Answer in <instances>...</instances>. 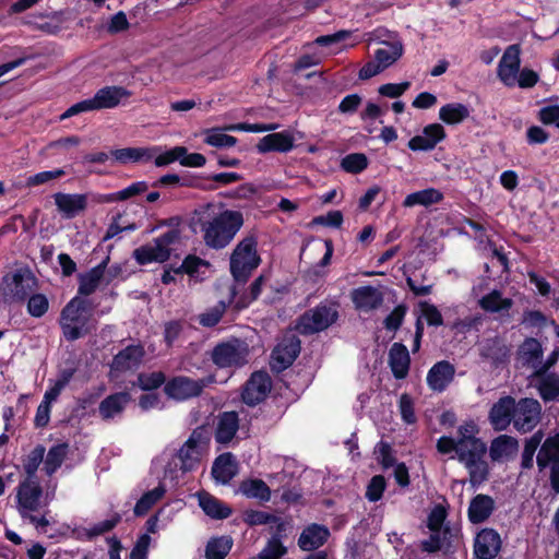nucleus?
Segmentation results:
<instances>
[{
  "instance_id": "nucleus-1",
  "label": "nucleus",
  "mask_w": 559,
  "mask_h": 559,
  "mask_svg": "<svg viewBox=\"0 0 559 559\" xmlns=\"http://www.w3.org/2000/svg\"><path fill=\"white\" fill-rule=\"evenodd\" d=\"M193 214L204 245L214 250L229 246L245 224L241 211L227 209L222 202L202 204Z\"/></svg>"
},
{
  "instance_id": "nucleus-2",
  "label": "nucleus",
  "mask_w": 559,
  "mask_h": 559,
  "mask_svg": "<svg viewBox=\"0 0 559 559\" xmlns=\"http://www.w3.org/2000/svg\"><path fill=\"white\" fill-rule=\"evenodd\" d=\"M338 305L321 301L307 309L295 321L294 329L304 336H310L328 330L338 319Z\"/></svg>"
},
{
  "instance_id": "nucleus-3",
  "label": "nucleus",
  "mask_w": 559,
  "mask_h": 559,
  "mask_svg": "<svg viewBox=\"0 0 559 559\" xmlns=\"http://www.w3.org/2000/svg\"><path fill=\"white\" fill-rule=\"evenodd\" d=\"M90 302L79 296L73 297L61 310L59 324L62 335L68 342H74L90 333L86 326L90 317L84 316Z\"/></svg>"
},
{
  "instance_id": "nucleus-4",
  "label": "nucleus",
  "mask_w": 559,
  "mask_h": 559,
  "mask_svg": "<svg viewBox=\"0 0 559 559\" xmlns=\"http://www.w3.org/2000/svg\"><path fill=\"white\" fill-rule=\"evenodd\" d=\"M257 239L248 236L237 243L230 254V273L238 283H246L261 259L257 251Z\"/></svg>"
},
{
  "instance_id": "nucleus-5",
  "label": "nucleus",
  "mask_w": 559,
  "mask_h": 559,
  "mask_svg": "<svg viewBox=\"0 0 559 559\" xmlns=\"http://www.w3.org/2000/svg\"><path fill=\"white\" fill-rule=\"evenodd\" d=\"M249 346L238 337L217 343L211 350V360L218 369L240 368L248 362Z\"/></svg>"
},
{
  "instance_id": "nucleus-6",
  "label": "nucleus",
  "mask_w": 559,
  "mask_h": 559,
  "mask_svg": "<svg viewBox=\"0 0 559 559\" xmlns=\"http://www.w3.org/2000/svg\"><path fill=\"white\" fill-rule=\"evenodd\" d=\"M213 382H215L213 374L202 379L176 376L165 383L164 392L169 399L183 402L200 396L203 390Z\"/></svg>"
},
{
  "instance_id": "nucleus-7",
  "label": "nucleus",
  "mask_w": 559,
  "mask_h": 559,
  "mask_svg": "<svg viewBox=\"0 0 559 559\" xmlns=\"http://www.w3.org/2000/svg\"><path fill=\"white\" fill-rule=\"evenodd\" d=\"M487 445L483 440L473 441L466 453L460 454V463L464 464L469 474V483L477 487L485 483L489 476L488 463L484 460Z\"/></svg>"
},
{
  "instance_id": "nucleus-8",
  "label": "nucleus",
  "mask_w": 559,
  "mask_h": 559,
  "mask_svg": "<svg viewBox=\"0 0 559 559\" xmlns=\"http://www.w3.org/2000/svg\"><path fill=\"white\" fill-rule=\"evenodd\" d=\"M3 295L12 301H24L37 286V280L28 269H17L3 277Z\"/></svg>"
},
{
  "instance_id": "nucleus-9",
  "label": "nucleus",
  "mask_w": 559,
  "mask_h": 559,
  "mask_svg": "<svg viewBox=\"0 0 559 559\" xmlns=\"http://www.w3.org/2000/svg\"><path fill=\"white\" fill-rule=\"evenodd\" d=\"M301 350V341L293 333L285 334L272 352V368L282 371L290 367Z\"/></svg>"
},
{
  "instance_id": "nucleus-10",
  "label": "nucleus",
  "mask_w": 559,
  "mask_h": 559,
  "mask_svg": "<svg viewBox=\"0 0 559 559\" xmlns=\"http://www.w3.org/2000/svg\"><path fill=\"white\" fill-rule=\"evenodd\" d=\"M272 388V379L266 371L259 370L251 373L241 392L242 402L254 406L264 401Z\"/></svg>"
},
{
  "instance_id": "nucleus-11",
  "label": "nucleus",
  "mask_w": 559,
  "mask_h": 559,
  "mask_svg": "<svg viewBox=\"0 0 559 559\" xmlns=\"http://www.w3.org/2000/svg\"><path fill=\"white\" fill-rule=\"evenodd\" d=\"M514 427L525 433L532 431L540 420V403L531 397H524L515 404Z\"/></svg>"
},
{
  "instance_id": "nucleus-12",
  "label": "nucleus",
  "mask_w": 559,
  "mask_h": 559,
  "mask_svg": "<svg viewBox=\"0 0 559 559\" xmlns=\"http://www.w3.org/2000/svg\"><path fill=\"white\" fill-rule=\"evenodd\" d=\"M502 547L500 534L491 527L480 530L473 546V554L477 559H495Z\"/></svg>"
},
{
  "instance_id": "nucleus-13",
  "label": "nucleus",
  "mask_w": 559,
  "mask_h": 559,
  "mask_svg": "<svg viewBox=\"0 0 559 559\" xmlns=\"http://www.w3.org/2000/svg\"><path fill=\"white\" fill-rule=\"evenodd\" d=\"M145 356V349L142 344H131L119 350L110 364L111 371L123 373L138 369Z\"/></svg>"
},
{
  "instance_id": "nucleus-14",
  "label": "nucleus",
  "mask_w": 559,
  "mask_h": 559,
  "mask_svg": "<svg viewBox=\"0 0 559 559\" xmlns=\"http://www.w3.org/2000/svg\"><path fill=\"white\" fill-rule=\"evenodd\" d=\"M43 488L38 479L25 478L17 487V503L22 510L35 512L40 507Z\"/></svg>"
},
{
  "instance_id": "nucleus-15",
  "label": "nucleus",
  "mask_w": 559,
  "mask_h": 559,
  "mask_svg": "<svg viewBox=\"0 0 559 559\" xmlns=\"http://www.w3.org/2000/svg\"><path fill=\"white\" fill-rule=\"evenodd\" d=\"M515 400L510 396H502L496 402L489 411V420L495 430H504L514 423Z\"/></svg>"
},
{
  "instance_id": "nucleus-16",
  "label": "nucleus",
  "mask_w": 559,
  "mask_h": 559,
  "mask_svg": "<svg viewBox=\"0 0 559 559\" xmlns=\"http://www.w3.org/2000/svg\"><path fill=\"white\" fill-rule=\"evenodd\" d=\"M350 297L355 309L362 312L376 310L383 304V294L371 285L353 289Z\"/></svg>"
},
{
  "instance_id": "nucleus-17",
  "label": "nucleus",
  "mask_w": 559,
  "mask_h": 559,
  "mask_svg": "<svg viewBox=\"0 0 559 559\" xmlns=\"http://www.w3.org/2000/svg\"><path fill=\"white\" fill-rule=\"evenodd\" d=\"M57 210L66 218H74L87 207V195L83 193H63L53 194Z\"/></svg>"
},
{
  "instance_id": "nucleus-18",
  "label": "nucleus",
  "mask_w": 559,
  "mask_h": 559,
  "mask_svg": "<svg viewBox=\"0 0 559 559\" xmlns=\"http://www.w3.org/2000/svg\"><path fill=\"white\" fill-rule=\"evenodd\" d=\"M110 258L107 255L102 262L97 265L93 266L85 273H80L78 275V295L87 297L96 292L102 281L105 277V272L107 264L109 263Z\"/></svg>"
},
{
  "instance_id": "nucleus-19",
  "label": "nucleus",
  "mask_w": 559,
  "mask_h": 559,
  "mask_svg": "<svg viewBox=\"0 0 559 559\" xmlns=\"http://www.w3.org/2000/svg\"><path fill=\"white\" fill-rule=\"evenodd\" d=\"M328 526L318 523L307 525L298 537V546L304 551H313L323 546L329 537Z\"/></svg>"
},
{
  "instance_id": "nucleus-20",
  "label": "nucleus",
  "mask_w": 559,
  "mask_h": 559,
  "mask_svg": "<svg viewBox=\"0 0 559 559\" xmlns=\"http://www.w3.org/2000/svg\"><path fill=\"white\" fill-rule=\"evenodd\" d=\"M454 374V366L448 360H441L435 364L428 371L427 383L431 390L443 392L453 381Z\"/></svg>"
},
{
  "instance_id": "nucleus-21",
  "label": "nucleus",
  "mask_w": 559,
  "mask_h": 559,
  "mask_svg": "<svg viewBox=\"0 0 559 559\" xmlns=\"http://www.w3.org/2000/svg\"><path fill=\"white\" fill-rule=\"evenodd\" d=\"M131 92L123 86L110 85L99 88L92 97L96 110L117 107L123 98H129Z\"/></svg>"
},
{
  "instance_id": "nucleus-22",
  "label": "nucleus",
  "mask_w": 559,
  "mask_h": 559,
  "mask_svg": "<svg viewBox=\"0 0 559 559\" xmlns=\"http://www.w3.org/2000/svg\"><path fill=\"white\" fill-rule=\"evenodd\" d=\"M131 401L132 396L128 391L109 394L99 403V416L104 420L112 419L121 415Z\"/></svg>"
},
{
  "instance_id": "nucleus-23",
  "label": "nucleus",
  "mask_w": 559,
  "mask_h": 559,
  "mask_svg": "<svg viewBox=\"0 0 559 559\" xmlns=\"http://www.w3.org/2000/svg\"><path fill=\"white\" fill-rule=\"evenodd\" d=\"M239 430V416L235 411L223 412L218 415L215 429V441L219 444H228Z\"/></svg>"
},
{
  "instance_id": "nucleus-24",
  "label": "nucleus",
  "mask_w": 559,
  "mask_h": 559,
  "mask_svg": "<svg viewBox=\"0 0 559 559\" xmlns=\"http://www.w3.org/2000/svg\"><path fill=\"white\" fill-rule=\"evenodd\" d=\"M411 357L403 343H393L389 350V366L395 379H405L409 371Z\"/></svg>"
},
{
  "instance_id": "nucleus-25",
  "label": "nucleus",
  "mask_w": 559,
  "mask_h": 559,
  "mask_svg": "<svg viewBox=\"0 0 559 559\" xmlns=\"http://www.w3.org/2000/svg\"><path fill=\"white\" fill-rule=\"evenodd\" d=\"M294 136L288 132L270 133L260 139L257 150L264 154L269 152L287 153L294 148Z\"/></svg>"
},
{
  "instance_id": "nucleus-26",
  "label": "nucleus",
  "mask_w": 559,
  "mask_h": 559,
  "mask_svg": "<svg viewBox=\"0 0 559 559\" xmlns=\"http://www.w3.org/2000/svg\"><path fill=\"white\" fill-rule=\"evenodd\" d=\"M493 510V498L488 495L478 493L469 502L467 516L472 524H480L490 518Z\"/></svg>"
},
{
  "instance_id": "nucleus-27",
  "label": "nucleus",
  "mask_w": 559,
  "mask_h": 559,
  "mask_svg": "<svg viewBox=\"0 0 559 559\" xmlns=\"http://www.w3.org/2000/svg\"><path fill=\"white\" fill-rule=\"evenodd\" d=\"M199 506L207 516L214 520H225L233 513L228 504L209 492L199 493Z\"/></svg>"
},
{
  "instance_id": "nucleus-28",
  "label": "nucleus",
  "mask_w": 559,
  "mask_h": 559,
  "mask_svg": "<svg viewBox=\"0 0 559 559\" xmlns=\"http://www.w3.org/2000/svg\"><path fill=\"white\" fill-rule=\"evenodd\" d=\"M519 442L515 438L501 435L495 438L489 449V456L492 462H500L503 457L510 459L518 453Z\"/></svg>"
},
{
  "instance_id": "nucleus-29",
  "label": "nucleus",
  "mask_w": 559,
  "mask_h": 559,
  "mask_svg": "<svg viewBox=\"0 0 559 559\" xmlns=\"http://www.w3.org/2000/svg\"><path fill=\"white\" fill-rule=\"evenodd\" d=\"M542 343L535 337H526L519 346L518 357L523 365L536 367L543 358Z\"/></svg>"
},
{
  "instance_id": "nucleus-30",
  "label": "nucleus",
  "mask_w": 559,
  "mask_h": 559,
  "mask_svg": "<svg viewBox=\"0 0 559 559\" xmlns=\"http://www.w3.org/2000/svg\"><path fill=\"white\" fill-rule=\"evenodd\" d=\"M213 477L222 484L229 483L236 475V464L230 452L218 455L212 466Z\"/></svg>"
},
{
  "instance_id": "nucleus-31",
  "label": "nucleus",
  "mask_w": 559,
  "mask_h": 559,
  "mask_svg": "<svg viewBox=\"0 0 559 559\" xmlns=\"http://www.w3.org/2000/svg\"><path fill=\"white\" fill-rule=\"evenodd\" d=\"M444 199L443 193L436 188H427L406 195L403 201L404 207H413L423 205L428 207L432 204H438Z\"/></svg>"
},
{
  "instance_id": "nucleus-32",
  "label": "nucleus",
  "mask_w": 559,
  "mask_h": 559,
  "mask_svg": "<svg viewBox=\"0 0 559 559\" xmlns=\"http://www.w3.org/2000/svg\"><path fill=\"white\" fill-rule=\"evenodd\" d=\"M559 460V433L549 436L542 443L537 454V466L539 471H544L550 463Z\"/></svg>"
},
{
  "instance_id": "nucleus-33",
  "label": "nucleus",
  "mask_w": 559,
  "mask_h": 559,
  "mask_svg": "<svg viewBox=\"0 0 559 559\" xmlns=\"http://www.w3.org/2000/svg\"><path fill=\"white\" fill-rule=\"evenodd\" d=\"M471 115L468 107L462 103H449L439 110V119L449 126L462 123Z\"/></svg>"
},
{
  "instance_id": "nucleus-34",
  "label": "nucleus",
  "mask_w": 559,
  "mask_h": 559,
  "mask_svg": "<svg viewBox=\"0 0 559 559\" xmlns=\"http://www.w3.org/2000/svg\"><path fill=\"white\" fill-rule=\"evenodd\" d=\"M479 306L487 312L497 313L509 311L513 306V300L504 298L500 290L493 289L479 299Z\"/></svg>"
},
{
  "instance_id": "nucleus-35",
  "label": "nucleus",
  "mask_w": 559,
  "mask_h": 559,
  "mask_svg": "<svg viewBox=\"0 0 559 559\" xmlns=\"http://www.w3.org/2000/svg\"><path fill=\"white\" fill-rule=\"evenodd\" d=\"M148 185L145 181H136L128 186L127 188L108 194H98L95 201L98 203H111L117 201H124L134 195H139L147 191Z\"/></svg>"
},
{
  "instance_id": "nucleus-36",
  "label": "nucleus",
  "mask_w": 559,
  "mask_h": 559,
  "mask_svg": "<svg viewBox=\"0 0 559 559\" xmlns=\"http://www.w3.org/2000/svg\"><path fill=\"white\" fill-rule=\"evenodd\" d=\"M403 45L401 41L384 43V47L374 51V59L382 70L391 67L403 55Z\"/></svg>"
},
{
  "instance_id": "nucleus-37",
  "label": "nucleus",
  "mask_w": 559,
  "mask_h": 559,
  "mask_svg": "<svg viewBox=\"0 0 559 559\" xmlns=\"http://www.w3.org/2000/svg\"><path fill=\"white\" fill-rule=\"evenodd\" d=\"M239 490L247 498L259 499L263 502H267L271 498L270 487L264 480L259 478L242 480Z\"/></svg>"
},
{
  "instance_id": "nucleus-38",
  "label": "nucleus",
  "mask_w": 559,
  "mask_h": 559,
  "mask_svg": "<svg viewBox=\"0 0 559 559\" xmlns=\"http://www.w3.org/2000/svg\"><path fill=\"white\" fill-rule=\"evenodd\" d=\"M68 451L69 444L67 442L55 444L48 450L44 461V471L48 476L53 475L61 467Z\"/></svg>"
},
{
  "instance_id": "nucleus-39",
  "label": "nucleus",
  "mask_w": 559,
  "mask_h": 559,
  "mask_svg": "<svg viewBox=\"0 0 559 559\" xmlns=\"http://www.w3.org/2000/svg\"><path fill=\"white\" fill-rule=\"evenodd\" d=\"M110 156L120 164L150 160L153 157L151 150L142 147H124L110 151Z\"/></svg>"
},
{
  "instance_id": "nucleus-40",
  "label": "nucleus",
  "mask_w": 559,
  "mask_h": 559,
  "mask_svg": "<svg viewBox=\"0 0 559 559\" xmlns=\"http://www.w3.org/2000/svg\"><path fill=\"white\" fill-rule=\"evenodd\" d=\"M538 392L544 402L559 400V374L549 372L540 376Z\"/></svg>"
},
{
  "instance_id": "nucleus-41",
  "label": "nucleus",
  "mask_w": 559,
  "mask_h": 559,
  "mask_svg": "<svg viewBox=\"0 0 559 559\" xmlns=\"http://www.w3.org/2000/svg\"><path fill=\"white\" fill-rule=\"evenodd\" d=\"M233 547L230 536L211 538L205 547V559H225Z\"/></svg>"
},
{
  "instance_id": "nucleus-42",
  "label": "nucleus",
  "mask_w": 559,
  "mask_h": 559,
  "mask_svg": "<svg viewBox=\"0 0 559 559\" xmlns=\"http://www.w3.org/2000/svg\"><path fill=\"white\" fill-rule=\"evenodd\" d=\"M166 489L162 484H159L154 489L144 492L134 506V514L136 516L145 515L153 508V506L163 498Z\"/></svg>"
},
{
  "instance_id": "nucleus-43",
  "label": "nucleus",
  "mask_w": 559,
  "mask_h": 559,
  "mask_svg": "<svg viewBox=\"0 0 559 559\" xmlns=\"http://www.w3.org/2000/svg\"><path fill=\"white\" fill-rule=\"evenodd\" d=\"M474 440L471 439H453L452 437L442 436L437 441V450L441 454H449L455 452L457 460L460 461V454L466 453V450L471 448Z\"/></svg>"
},
{
  "instance_id": "nucleus-44",
  "label": "nucleus",
  "mask_w": 559,
  "mask_h": 559,
  "mask_svg": "<svg viewBox=\"0 0 559 559\" xmlns=\"http://www.w3.org/2000/svg\"><path fill=\"white\" fill-rule=\"evenodd\" d=\"M202 451L193 447L188 448V444L183 445L178 451V457L181 462L180 468L182 472H191L198 468L201 461Z\"/></svg>"
},
{
  "instance_id": "nucleus-45",
  "label": "nucleus",
  "mask_w": 559,
  "mask_h": 559,
  "mask_svg": "<svg viewBox=\"0 0 559 559\" xmlns=\"http://www.w3.org/2000/svg\"><path fill=\"white\" fill-rule=\"evenodd\" d=\"M46 449L43 444H37L29 454L23 460V468L26 474V478L38 479L36 472L44 461Z\"/></svg>"
},
{
  "instance_id": "nucleus-46",
  "label": "nucleus",
  "mask_w": 559,
  "mask_h": 559,
  "mask_svg": "<svg viewBox=\"0 0 559 559\" xmlns=\"http://www.w3.org/2000/svg\"><path fill=\"white\" fill-rule=\"evenodd\" d=\"M166 376L163 371H153L150 373L140 372L136 377V382L133 385H138L143 391H153L160 388L166 383Z\"/></svg>"
},
{
  "instance_id": "nucleus-47",
  "label": "nucleus",
  "mask_w": 559,
  "mask_h": 559,
  "mask_svg": "<svg viewBox=\"0 0 559 559\" xmlns=\"http://www.w3.org/2000/svg\"><path fill=\"white\" fill-rule=\"evenodd\" d=\"M122 520L118 512H114L107 520L95 523L93 526L85 530V536L88 540H93L97 536L104 535L112 531Z\"/></svg>"
},
{
  "instance_id": "nucleus-48",
  "label": "nucleus",
  "mask_w": 559,
  "mask_h": 559,
  "mask_svg": "<svg viewBox=\"0 0 559 559\" xmlns=\"http://www.w3.org/2000/svg\"><path fill=\"white\" fill-rule=\"evenodd\" d=\"M180 187L194 188L203 191H213L217 188L215 183L209 182V176L192 173L180 175Z\"/></svg>"
},
{
  "instance_id": "nucleus-49",
  "label": "nucleus",
  "mask_w": 559,
  "mask_h": 559,
  "mask_svg": "<svg viewBox=\"0 0 559 559\" xmlns=\"http://www.w3.org/2000/svg\"><path fill=\"white\" fill-rule=\"evenodd\" d=\"M341 166L346 173L360 174L368 167V158L362 153H352L342 159Z\"/></svg>"
},
{
  "instance_id": "nucleus-50",
  "label": "nucleus",
  "mask_w": 559,
  "mask_h": 559,
  "mask_svg": "<svg viewBox=\"0 0 559 559\" xmlns=\"http://www.w3.org/2000/svg\"><path fill=\"white\" fill-rule=\"evenodd\" d=\"M385 489V477L383 475H374L367 485L365 497L370 502H378L382 499Z\"/></svg>"
},
{
  "instance_id": "nucleus-51",
  "label": "nucleus",
  "mask_w": 559,
  "mask_h": 559,
  "mask_svg": "<svg viewBox=\"0 0 559 559\" xmlns=\"http://www.w3.org/2000/svg\"><path fill=\"white\" fill-rule=\"evenodd\" d=\"M376 459L383 469L393 467L396 463L393 449L390 443L380 441L374 450Z\"/></svg>"
},
{
  "instance_id": "nucleus-52",
  "label": "nucleus",
  "mask_w": 559,
  "mask_h": 559,
  "mask_svg": "<svg viewBox=\"0 0 559 559\" xmlns=\"http://www.w3.org/2000/svg\"><path fill=\"white\" fill-rule=\"evenodd\" d=\"M225 311L226 304L224 301H219L216 306L199 316V323L205 328H213L219 323Z\"/></svg>"
},
{
  "instance_id": "nucleus-53",
  "label": "nucleus",
  "mask_w": 559,
  "mask_h": 559,
  "mask_svg": "<svg viewBox=\"0 0 559 559\" xmlns=\"http://www.w3.org/2000/svg\"><path fill=\"white\" fill-rule=\"evenodd\" d=\"M27 311L34 318H41L49 309L48 298L44 294H33L27 297Z\"/></svg>"
},
{
  "instance_id": "nucleus-54",
  "label": "nucleus",
  "mask_w": 559,
  "mask_h": 559,
  "mask_svg": "<svg viewBox=\"0 0 559 559\" xmlns=\"http://www.w3.org/2000/svg\"><path fill=\"white\" fill-rule=\"evenodd\" d=\"M278 516L260 510H247L243 512V522L249 526L273 524Z\"/></svg>"
},
{
  "instance_id": "nucleus-55",
  "label": "nucleus",
  "mask_w": 559,
  "mask_h": 559,
  "mask_svg": "<svg viewBox=\"0 0 559 559\" xmlns=\"http://www.w3.org/2000/svg\"><path fill=\"white\" fill-rule=\"evenodd\" d=\"M407 312V307L404 304L397 305L383 320V326L388 331H397L403 324L404 318Z\"/></svg>"
},
{
  "instance_id": "nucleus-56",
  "label": "nucleus",
  "mask_w": 559,
  "mask_h": 559,
  "mask_svg": "<svg viewBox=\"0 0 559 559\" xmlns=\"http://www.w3.org/2000/svg\"><path fill=\"white\" fill-rule=\"evenodd\" d=\"M418 307L420 308V313L425 318L428 325L438 328L443 324L442 314L437 306L430 304L429 301L423 300L419 301Z\"/></svg>"
},
{
  "instance_id": "nucleus-57",
  "label": "nucleus",
  "mask_w": 559,
  "mask_h": 559,
  "mask_svg": "<svg viewBox=\"0 0 559 559\" xmlns=\"http://www.w3.org/2000/svg\"><path fill=\"white\" fill-rule=\"evenodd\" d=\"M399 409L402 420L407 425H414L417 421L414 401L407 393H403L399 400Z\"/></svg>"
},
{
  "instance_id": "nucleus-58",
  "label": "nucleus",
  "mask_w": 559,
  "mask_h": 559,
  "mask_svg": "<svg viewBox=\"0 0 559 559\" xmlns=\"http://www.w3.org/2000/svg\"><path fill=\"white\" fill-rule=\"evenodd\" d=\"M287 552L286 547L277 537H271L266 546L259 554V559H280Z\"/></svg>"
},
{
  "instance_id": "nucleus-59",
  "label": "nucleus",
  "mask_w": 559,
  "mask_h": 559,
  "mask_svg": "<svg viewBox=\"0 0 559 559\" xmlns=\"http://www.w3.org/2000/svg\"><path fill=\"white\" fill-rule=\"evenodd\" d=\"M66 175V171L61 168L53 170H45L29 176L26 180L27 187H36L49 182L51 180L61 178Z\"/></svg>"
},
{
  "instance_id": "nucleus-60",
  "label": "nucleus",
  "mask_w": 559,
  "mask_h": 559,
  "mask_svg": "<svg viewBox=\"0 0 559 559\" xmlns=\"http://www.w3.org/2000/svg\"><path fill=\"white\" fill-rule=\"evenodd\" d=\"M349 31H338L334 34L318 36L314 40L317 46L332 47L336 46V50L341 49L342 43L350 36Z\"/></svg>"
},
{
  "instance_id": "nucleus-61",
  "label": "nucleus",
  "mask_w": 559,
  "mask_h": 559,
  "mask_svg": "<svg viewBox=\"0 0 559 559\" xmlns=\"http://www.w3.org/2000/svg\"><path fill=\"white\" fill-rule=\"evenodd\" d=\"M186 154L185 146H175L159 155H157L154 159V164L156 167H164L170 165L177 160L180 162V157Z\"/></svg>"
},
{
  "instance_id": "nucleus-62",
  "label": "nucleus",
  "mask_w": 559,
  "mask_h": 559,
  "mask_svg": "<svg viewBox=\"0 0 559 559\" xmlns=\"http://www.w3.org/2000/svg\"><path fill=\"white\" fill-rule=\"evenodd\" d=\"M548 318L540 310H525L523 312L522 324L526 328H545L547 325Z\"/></svg>"
},
{
  "instance_id": "nucleus-63",
  "label": "nucleus",
  "mask_w": 559,
  "mask_h": 559,
  "mask_svg": "<svg viewBox=\"0 0 559 559\" xmlns=\"http://www.w3.org/2000/svg\"><path fill=\"white\" fill-rule=\"evenodd\" d=\"M447 518V511L443 507H435L428 514L427 526L432 533H440L443 522Z\"/></svg>"
},
{
  "instance_id": "nucleus-64",
  "label": "nucleus",
  "mask_w": 559,
  "mask_h": 559,
  "mask_svg": "<svg viewBox=\"0 0 559 559\" xmlns=\"http://www.w3.org/2000/svg\"><path fill=\"white\" fill-rule=\"evenodd\" d=\"M151 536L148 534H142L138 537L133 548L130 552V559H147L148 548L151 544Z\"/></svg>"
}]
</instances>
